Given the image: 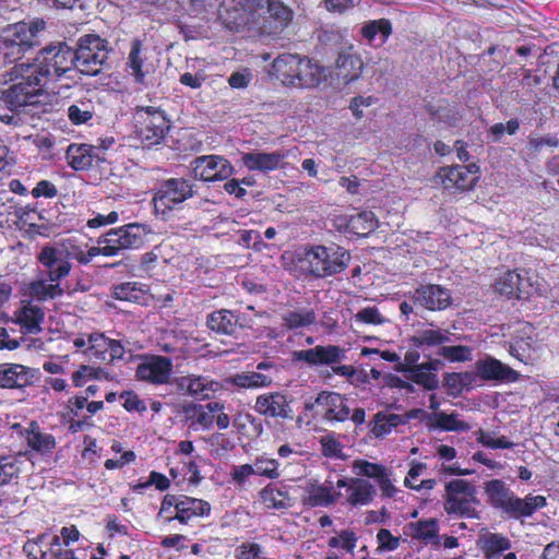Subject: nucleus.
<instances>
[{
    "mask_svg": "<svg viewBox=\"0 0 559 559\" xmlns=\"http://www.w3.org/2000/svg\"><path fill=\"white\" fill-rule=\"evenodd\" d=\"M120 399L123 400V408L128 412H138L142 414L146 411L144 401H142L133 391H122L120 393Z\"/></svg>",
    "mask_w": 559,
    "mask_h": 559,
    "instance_id": "62",
    "label": "nucleus"
},
{
    "mask_svg": "<svg viewBox=\"0 0 559 559\" xmlns=\"http://www.w3.org/2000/svg\"><path fill=\"white\" fill-rule=\"evenodd\" d=\"M13 316L14 323L20 326L23 334H38L43 331L45 310L31 300L22 298L20 307L13 312Z\"/></svg>",
    "mask_w": 559,
    "mask_h": 559,
    "instance_id": "30",
    "label": "nucleus"
},
{
    "mask_svg": "<svg viewBox=\"0 0 559 559\" xmlns=\"http://www.w3.org/2000/svg\"><path fill=\"white\" fill-rule=\"evenodd\" d=\"M193 424L199 425L203 429H210L214 423V415L224 409V405L219 402H210L205 405H194Z\"/></svg>",
    "mask_w": 559,
    "mask_h": 559,
    "instance_id": "49",
    "label": "nucleus"
},
{
    "mask_svg": "<svg viewBox=\"0 0 559 559\" xmlns=\"http://www.w3.org/2000/svg\"><path fill=\"white\" fill-rule=\"evenodd\" d=\"M110 297L138 305H146L150 299V287L139 282H121L110 287Z\"/></svg>",
    "mask_w": 559,
    "mask_h": 559,
    "instance_id": "35",
    "label": "nucleus"
},
{
    "mask_svg": "<svg viewBox=\"0 0 559 559\" xmlns=\"http://www.w3.org/2000/svg\"><path fill=\"white\" fill-rule=\"evenodd\" d=\"M147 48L143 40L134 37L130 43V50L127 58V70L138 84H144L146 76L150 74L151 64L147 62Z\"/></svg>",
    "mask_w": 559,
    "mask_h": 559,
    "instance_id": "32",
    "label": "nucleus"
},
{
    "mask_svg": "<svg viewBox=\"0 0 559 559\" xmlns=\"http://www.w3.org/2000/svg\"><path fill=\"white\" fill-rule=\"evenodd\" d=\"M173 369L171 358L160 355H146L136 366L135 378L150 384L164 385L169 383Z\"/></svg>",
    "mask_w": 559,
    "mask_h": 559,
    "instance_id": "19",
    "label": "nucleus"
},
{
    "mask_svg": "<svg viewBox=\"0 0 559 559\" xmlns=\"http://www.w3.org/2000/svg\"><path fill=\"white\" fill-rule=\"evenodd\" d=\"M421 355V348L409 345V348L404 355V361L396 366V370L400 372H407L411 369L418 367L420 365L418 364V360L420 359Z\"/></svg>",
    "mask_w": 559,
    "mask_h": 559,
    "instance_id": "63",
    "label": "nucleus"
},
{
    "mask_svg": "<svg viewBox=\"0 0 559 559\" xmlns=\"http://www.w3.org/2000/svg\"><path fill=\"white\" fill-rule=\"evenodd\" d=\"M17 459L12 455L0 456V487L10 484L19 476Z\"/></svg>",
    "mask_w": 559,
    "mask_h": 559,
    "instance_id": "57",
    "label": "nucleus"
},
{
    "mask_svg": "<svg viewBox=\"0 0 559 559\" xmlns=\"http://www.w3.org/2000/svg\"><path fill=\"white\" fill-rule=\"evenodd\" d=\"M11 80H20L0 94V121L9 126H22L27 108L37 104L43 92L34 85L26 73L17 75L14 66L8 72Z\"/></svg>",
    "mask_w": 559,
    "mask_h": 559,
    "instance_id": "2",
    "label": "nucleus"
},
{
    "mask_svg": "<svg viewBox=\"0 0 559 559\" xmlns=\"http://www.w3.org/2000/svg\"><path fill=\"white\" fill-rule=\"evenodd\" d=\"M428 428L440 429L442 431H467L471 429L468 423L460 420L456 413L447 414L444 412L433 413L428 417Z\"/></svg>",
    "mask_w": 559,
    "mask_h": 559,
    "instance_id": "43",
    "label": "nucleus"
},
{
    "mask_svg": "<svg viewBox=\"0 0 559 559\" xmlns=\"http://www.w3.org/2000/svg\"><path fill=\"white\" fill-rule=\"evenodd\" d=\"M135 118L138 134L147 146L160 144L170 129V121L160 108L136 107Z\"/></svg>",
    "mask_w": 559,
    "mask_h": 559,
    "instance_id": "12",
    "label": "nucleus"
},
{
    "mask_svg": "<svg viewBox=\"0 0 559 559\" xmlns=\"http://www.w3.org/2000/svg\"><path fill=\"white\" fill-rule=\"evenodd\" d=\"M335 485L346 489L345 501L354 508L370 504L377 495L376 487L361 477H342Z\"/></svg>",
    "mask_w": 559,
    "mask_h": 559,
    "instance_id": "23",
    "label": "nucleus"
},
{
    "mask_svg": "<svg viewBox=\"0 0 559 559\" xmlns=\"http://www.w3.org/2000/svg\"><path fill=\"white\" fill-rule=\"evenodd\" d=\"M354 319L356 322L371 325H380L385 322L384 317L376 306H368L362 308L355 313Z\"/></svg>",
    "mask_w": 559,
    "mask_h": 559,
    "instance_id": "60",
    "label": "nucleus"
},
{
    "mask_svg": "<svg viewBox=\"0 0 559 559\" xmlns=\"http://www.w3.org/2000/svg\"><path fill=\"white\" fill-rule=\"evenodd\" d=\"M108 40L97 34H86L80 37L75 56L74 68L84 75L94 76L102 72L109 53Z\"/></svg>",
    "mask_w": 559,
    "mask_h": 559,
    "instance_id": "10",
    "label": "nucleus"
},
{
    "mask_svg": "<svg viewBox=\"0 0 559 559\" xmlns=\"http://www.w3.org/2000/svg\"><path fill=\"white\" fill-rule=\"evenodd\" d=\"M411 535L413 539L430 544L432 548L441 547V536L439 535V523L435 518L421 519L409 524Z\"/></svg>",
    "mask_w": 559,
    "mask_h": 559,
    "instance_id": "38",
    "label": "nucleus"
},
{
    "mask_svg": "<svg viewBox=\"0 0 559 559\" xmlns=\"http://www.w3.org/2000/svg\"><path fill=\"white\" fill-rule=\"evenodd\" d=\"M226 383L239 389H261L269 388L273 383V379L261 372L247 371L236 373L226 378Z\"/></svg>",
    "mask_w": 559,
    "mask_h": 559,
    "instance_id": "42",
    "label": "nucleus"
},
{
    "mask_svg": "<svg viewBox=\"0 0 559 559\" xmlns=\"http://www.w3.org/2000/svg\"><path fill=\"white\" fill-rule=\"evenodd\" d=\"M262 0H224L219 9V19L224 25L238 32L245 27L257 29V8Z\"/></svg>",
    "mask_w": 559,
    "mask_h": 559,
    "instance_id": "14",
    "label": "nucleus"
},
{
    "mask_svg": "<svg viewBox=\"0 0 559 559\" xmlns=\"http://www.w3.org/2000/svg\"><path fill=\"white\" fill-rule=\"evenodd\" d=\"M318 407V413L326 421L343 423L349 418L350 408L347 405V399L338 392L321 391L314 400L305 402L306 411H313Z\"/></svg>",
    "mask_w": 559,
    "mask_h": 559,
    "instance_id": "17",
    "label": "nucleus"
},
{
    "mask_svg": "<svg viewBox=\"0 0 559 559\" xmlns=\"http://www.w3.org/2000/svg\"><path fill=\"white\" fill-rule=\"evenodd\" d=\"M22 298L31 302H45L60 298L64 295V289L58 282H49L44 276L23 283L19 290Z\"/></svg>",
    "mask_w": 559,
    "mask_h": 559,
    "instance_id": "27",
    "label": "nucleus"
},
{
    "mask_svg": "<svg viewBox=\"0 0 559 559\" xmlns=\"http://www.w3.org/2000/svg\"><path fill=\"white\" fill-rule=\"evenodd\" d=\"M414 301L429 311H441L452 305L450 289L439 284L419 285L413 295Z\"/></svg>",
    "mask_w": 559,
    "mask_h": 559,
    "instance_id": "26",
    "label": "nucleus"
},
{
    "mask_svg": "<svg viewBox=\"0 0 559 559\" xmlns=\"http://www.w3.org/2000/svg\"><path fill=\"white\" fill-rule=\"evenodd\" d=\"M51 559H85L79 558L73 549H61L60 537L58 535L52 536L50 543Z\"/></svg>",
    "mask_w": 559,
    "mask_h": 559,
    "instance_id": "64",
    "label": "nucleus"
},
{
    "mask_svg": "<svg viewBox=\"0 0 559 559\" xmlns=\"http://www.w3.org/2000/svg\"><path fill=\"white\" fill-rule=\"evenodd\" d=\"M295 359L305 361L310 366L335 365L345 357V352L337 345H317L309 349L294 353Z\"/></svg>",
    "mask_w": 559,
    "mask_h": 559,
    "instance_id": "31",
    "label": "nucleus"
},
{
    "mask_svg": "<svg viewBox=\"0 0 559 559\" xmlns=\"http://www.w3.org/2000/svg\"><path fill=\"white\" fill-rule=\"evenodd\" d=\"M212 507L209 501L187 495L167 493L164 496L158 515L166 513L165 521H178L182 525L194 519L210 516Z\"/></svg>",
    "mask_w": 559,
    "mask_h": 559,
    "instance_id": "9",
    "label": "nucleus"
},
{
    "mask_svg": "<svg viewBox=\"0 0 559 559\" xmlns=\"http://www.w3.org/2000/svg\"><path fill=\"white\" fill-rule=\"evenodd\" d=\"M306 495L301 499V503L307 508H329L334 506L343 496L341 491L334 489V481L326 478L324 483L317 480L308 481L305 488Z\"/></svg>",
    "mask_w": 559,
    "mask_h": 559,
    "instance_id": "25",
    "label": "nucleus"
},
{
    "mask_svg": "<svg viewBox=\"0 0 559 559\" xmlns=\"http://www.w3.org/2000/svg\"><path fill=\"white\" fill-rule=\"evenodd\" d=\"M257 8V31L262 35H278L293 19V11L281 0H262Z\"/></svg>",
    "mask_w": 559,
    "mask_h": 559,
    "instance_id": "13",
    "label": "nucleus"
},
{
    "mask_svg": "<svg viewBox=\"0 0 559 559\" xmlns=\"http://www.w3.org/2000/svg\"><path fill=\"white\" fill-rule=\"evenodd\" d=\"M392 23L388 19L372 20L364 24L360 29L361 36L371 43L378 34L381 35L382 44H384L392 34Z\"/></svg>",
    "mask_w": 559,
    "mask_h": 559,
    "instance_id": "47",
    "label": "nucleus"
},
{
    "mask_svg": "<svg viewBox=\"0 0 559 559\" xmlns=\"http://www.w3.org/2000/svg\"><path fill=\"white\" fill-rule=\"evenodd\" d=\"M292 399L282 392H267L257 396L254 411L264 418L293 420Z\"/></svg>",
    "mask_w": 559,
    "mask_h": 559,
    "instance_id": "20",
    "label": "nucleus"
},
{
    "mask_svg": "<svg viewBox=\"0 0 559 559\" xmlns=\"http://www.w3.org/2000/svg\"><path fill=\"white\" fill-rule=\"evenodd\" d=\"M107 372L100 367H94L90 365H81L72 373V383L75 388H82L90 380H99L105 377Z\"/></svg>",
    "mask_w": 559,
    "mask_h": 559,
    "instance_id": "51",
    "label": "nucleus"
},
{
    "mask_svg": "<svg viewBox=\"0 0 559 559\" xmlns=\"http://www.w3.org/2000/svg\"><path fill=\"white\" fill-rule=\"evenodd\" d=\"M45 22L41 19H34L29 22L20 21L8 24L0 29V47L3 49V60L10 63L19 61L38 46L37 35L45 29Z\"/></svg>",
    "mask_w": 559,
    "mask_h": 559,
    "instance_id": "6",
    "label": "nucleus"
},
{
    "mask_svg": "<svg viewBox=\"0 0 559 559\" xmlns=\"http://www.w3.org/2000/svg\"><path fill=\"white\" fill-rule=\"evenodd\" d=\"M33 370L21 364H0V388L24 389L33 383Z\"/></svg>",
    "mask_w": 559,
    "mask_h": 559,
    "instance_id": "33",
    "label": "nucleus"
},
{
    "mask_svg": "<svg viewBox=\"0 0 559 559\" xmlns=\"http://www.w3.org/2000/svg\"><path fill=\"white\" fill-rule=\"evenodd\" d=\"M493 290L508 299H527L532 287L527 278L523 277L516 270H508L496 278Z\"/></svg>",
    "mask_w": 559,
    "mask_h": 559,
    "instance_id": "29",
    "label": "nucleus"
},
{
    "mask_svg": "<svg viewBox=\"0 0 559 559\" xmlns=\"http://www.w3.org/2000/svg\"><path fill=\"white\" fill-rule=\"evenodd\" d=\"M13 432L22 438L31 451L41 455L50 454L56 448V439L52 435L43 432L38 423L32 420L27 427L15 423L11 426Z\"/></svg>",
    "mask_w": 559,
    "mask_h": 559,
    "instance_id": "24",
    "label": "nucleus"
},
{
    "mask_svg": "<svg viewBox=\"0 0 559 559\" xmlns=\"http://www.w3.org/2000/svg\"><path fill=\"white\" fill-rule=\"evenodd\" d=\"M236 559H263L262 547L254 542H246L238 545L235 549Z\"/></svg>",
    "mask_w": 559,
    "mask_h": 559,
    "instance_id": "61",
    "label": "nucleus"
},
{
    "mask_svg": "<svg viewBox=\"0 0 559 559\" xmlns=\"http://www.w3.org/2000/svg\"><path fill=\"white\" fill-rule=\"evenodd\" d=\"M285 158V154L281 152H249L241 157L242 164L251 171L269 173L281 167Z\"/></svg>",
    "mask_w": 559,
    "mask_h": 559,
    "instance_id": "37",
    "label": "nucleus"
},
{
    "mask_svg": "<svg viewBox=\"0 0 559 559\" xmlns=\"http://www.w3.org/2000/svg\"><path fill=\"white\" fill-rule=\"evenodd\" d=\"M509 353L521 362L530 364L534 353L533 338L531 336H515L510 343Z\"/></svg>",
    "mask_w": 559,
    "mask_h": 559,
    "instance_id": "50",
    "label": "nucleus"
},
{
    "mask_svg": "<svg viewBox=\"0 0 559 559\" xmlns=\"http://www.w3.org/2000/svg\"><path fill=\"white\" fill-rule=\"evenodd\" d=\"M316 312L312 309L288 311L282 316L283 325L287 330L310 326L316 323Z\"/></svg>",
    "mask_w": 559,
    "mask_h": 559,
    "instance_id": "48",
    "label": "nucleus"
},
{
    "mask_svg": "<svg viewBox=\"0 0 559 559\" xmlns=\"http://www.w3.org/2000/svg\"><path fill=\"white\" fill-rule=\"evenodd\" d=\"M479 167L469 165H452L440 167L433 177V182L451 192L472 190L479 179Z\"/></svg>",
    "mask_w": 559,
    "mask_h": 559,
    "instance_id": "15",
    "label": "nucleus"
},
{
    "mask_svg": "<svg viewBox=\"0 0 559 559\" xmlns=\"http://www.w3.org/2000/svg\"><path fill=\"white\" fill-rule=\"evenodd\" d=\"M408 379L413 381L414 383L421 385L426 390H435L439 385V380L437 378V374L433 372H429L427 370H424L421 365H419L416 368L411 369L407 371Z\"/></svg>",
    "mask_w": 559,
    "mask_h": 559,
    "instance_id": "56",
    "label": "nucleus"
},
{
    "mask_svg": "<svg viewBox=\"0 0 559 559\" xmlns=\"http://www.w3.org/2000/svg\"><path fill=\"white\" fill-rule=\"evenodd\" d=\"M16 215L23 227H26L27 230L31 233L41 235L43 230L46 229L44 223L45 217L35 205L27 204L25 206L20 207L16 211Z\"/></svg>",
    "mask_w": 559,
    "mask_h": 559,
    "instance_id": "46",
    "label": "nucleus"
},
{
    "mask_svg": "<svg viewBox=\"0 0 559 559\" xmlns=\"http://www.w3.org/2000/svg\"><path fill=\"white\" fill-rule=\"evenodd\" d=\"M197 194L195 185L186 177H170L158 181L153 189L152 203L154 214L167 222L175 216V212L182 209V204Z\"/></svg>",
    "mask_w": 559,
    "mask_h": 559,
    "instance_id": "7",
    "label": "nucleus"
},
{
    "mask_svg": "<svg viewBox=\"0 0 559 559\" xmlns=\"http://www.w3.org/2000/svg\"><path fill=\"white\" fill-rule=\"evenodd\" d=\"M145 237L144 225L131 223L111 228L98 239L104 248V257H115L123 250L141 248L145 242Z\"/></svg>",
    "mask_w": 559,
    "mask_h": 559,
    "instance_id": "11",
    "label": "nucleus"
},
{
    "mask_svg": "<svg viewBox=\"0 0 559 559\" xmlns=\"http://www.w3.org/2000/svg\"><path fill=\"white\" fill-rule=\"evenodd\" d=\"M438 355L451 362H465L472 360V348L466 345L441 346Z\"/></svg>",
    "mask_w": 559,
    "mask_h": 559,
    "instance_id": "55",
    "label": "nucleus"
},
{
    "mask_svg": "<svg viewBox=\"0 0 559 559\" xmlns=\"http://www.w3.org/2000/svg\"><path fill=\"white\" fill-rule=\"evenodd\" d=\"M75 56L73 49L66 43L48 45L40 49L34 63H16L14 72L17 75L26 73L41 92L50 81H56L74 68Z\"/></svg>",
    "mask_w": 559,
    "mask_h": 559,
    "instance_id": "1",
    "label": "nucleus"
},
{
    "mask_svg": "<svg viewBox=\"0 0 559 559\" xmlns=\"http://www.w3.org/2000/svg\"><path fill=\"white\" fill-rule=\"evenodd\" d=\"M273 73L285 86L316 87L322 80V68L306 56L282 53L272 63Z\"/></svg>",
    "mask_w": 559,
    "mask_h": 559,
    "instance_id": "5",
    "label": "nucleus"
},
{
    "mask_svg": "<svg viewBox=\"0 0 559 559\" xmlns=\"http://www.w3.org/2000/svg\"><path fill=\"white\" fill-rule=\"evenodd\" d=\"M480 542L481 550L486 559H496L503 551L511 548V540L507 536L498 533H488L481 537Z\"/></svg>",
    "mask_w": 559,
    "mask_h": 559,
    "instance_id": "45",
    "label": "nucleus"
},
{
    "mask_svg": "<svg viewBox=\"0 0 559 559\" xmlns=\"http://www.w3.org/2000/svg\"><path fill=\"white\" fill-rule=\"evenodd\" d=\"M349 261V252L341 246L316 245L305 249L298 258V267L305 276L319 280L343 272Z\"/></svg>",
    "mask_w": 559,
    "mask_h": 559,
    "instance_id": "3",
    "label": "nucleus"
},
{
    "mask_svg": "<svg viewBox=\"0 0 559 559\" xmlns=\"http://www.w3.org/2000/svg\"><path fill=\"white\" fill-rule=\"evenodd\" d=\"M378 226L373 212L362 211L356 214H340L334 217V227L344 234L365 238Z\"/></svg>",
    "mask_w": 559,
    "mask_h": 559,
    "instance_id": "22",
    "label": "nucleus"
},
{
    "mask_svg": "<svg viewBox=\"0 0 559 559\" xmlns=\"http://www.w3.org/2000/svg\"><path fill=\"white\" fill-rule=\"evenodd\" d=\"M252 465L254 475L269 479H277L281 475L280 463L275 459H270L264 455L257 456Z\"/></svg>",
    "mask_w": 559,
    "mask_h": 559,
    "instance_id": "52",
    "label": "nucleus"
},
{
    "mask_svg": "<svg viewBox=\"0 0 559 559\" xmlns=\"http://www.w3.org/2000/svg\"><path fill=\"white\" fill-rule=\"evenodd\" d=\"M475 369L477 376L485 381L496 380L514 382L520 377L518 371L493 357L477 360Z\"/></svg>",
    "mask_w": 559,
    "mask_h": 559,
    "instance_id": "34",
    "label": "nucleus"
},
{
    "mask_svg": "<svg viewBox=\"0 0 559 559\" xmlns=\"http://www.w3.org/2000/svg\"><path fill=\"white\" fill-rule=\"evenodd\" d=\"M484 490L490 507L513 520L530 518L547 503L546 498L539 495H527L524 498L518 497L501 479L486 481Z\"/></svg>",
    "mask_w": 559,
    "mask_h": 559,
    "instance_id": "4",
    "label": "nucleus"
},
{
    "mask_svg": "<svg viewBox=\"0 0 559 559\" xmlns=\"http://www.w3.org/2000/svg\"><path fill=\"white\" fill-rule=\"evenodd\" d=\"M259 500L267 510H287L294 506V500L286 487L269 483L259 491Z\"/></svg>",
    "mask_w": 559,
    "mask_h": 559,
    "instance_id": "36",
    "label": "nucleus"
},
{
    "mask_svg": "<svg viewBox=\"0 0 559 559\" xmlns=\"http://www.w3.org/2000/svg\"><path fill=\"white\" fill-rule=\"evenodd\" d=\"M362 68V60L357 53L344 51L336 60V76L347 84L361 75Z\"/></svg>",
    "mask_w": 559,
    "mask_h": 559,
    "instance_id": "39",
    "label": "nucleus"
},
{
    "mask_svg": "<svg viewBox=\"0 0 559 559\" xmlns=\"http://www.w3.org/2000/svg\"><path fill=\"white\" fill-rule=\"evenodd\" d=\"M88 346L84 354L94 362H106L110 338L103 332H93L87 335Z\"/></svg>",
    "mask_w": 559,
    "mask_h": 559,
    "instance_id": "44",
    "label": "nucleus"
},
{
    "mask_svg": "<svg viewBox=\"0 0 559 559\" xmlns=\"http://www.w3.org/2000/svg\"><path fill=\"white\" fill-rule=\"evenodd\" d=\"M353 469L357 475L372 478L376 481L382 478L384 473L388 472L384 465L362 459H357L353 462Z\"/></svg>",
    "mask_w": 559,
    "mask_h": 559,
    "instance_id": "54",
    "label": "nucleus"
},
{
    "mask_svg": "<svg viewBox=\"0 0 559 559\" xmlns=\"http://www.w3.org/2000/svg\"><path fill=\"white\" fill-rule=\"evenodd\" d=\"M190 173L193 179L215 182L228 179L234 174L231 163L221 155H201L190 162Z\"/></svg>",
    "mask_w": 559,
    "mask_h": 559,
    "instance_id": "16",
    "label": "nucleus"
},
{
    "mask_svg": "<svg viewBox=\"0 0 559 559\" xmlns=\"http://www.w3.org/2000/svg\"><path fill=\"white\" fill-rule=\"evenodd\" d=\"M450 341L449 332L441 329H427L418 331L415 335L408 338L411 346L421 348V353L425 357L430 358V355L426 354L427 347L439 346Z\"/></svg>",
    "mask_w": 559,
    "mask_h": 559,
    "instance_id": "40",
    "label": "nucleus"
},
{
    "mask_svg": "<svg viewBox=\"0 0 559 559\" xmlns=\"http://www.w3.org/2000/svg\"><path fill=\"white\" fill-rule=\"evenodd\" d=\"M93 116L94 106L90 100L72 104L68 108V118L75 126L86 123Z\"/></svg>",
    "mask_w": 559,
    "mask_h": 559,
    "instance_id": "53",
    "label": "nucleus"
},
{
    "mask_svg": "<svg viewBox=\"0 0 559 559\" xmlns=\"http://www.w3.org/2000/svg\"><path fill=\"white\" fill-rule=\"evenodd\" d=\"M478 503L477 489L473 483L455 478L444 484L442 506L449 516L478 519L479 513L476 509Z\"/></svg>",
    "mask_w": 559,
    "mask_h": 559,
    "instance_id": "8",
    "label": "nucleus"
},
{
    "mask_svg": "<svg viewBox=\"0 0 559 559\" xmlns=\"http://www.w3.org/2000/svg\"><path fill=\"white\" fill-rule=\"evenodd\" d=\"M476 441L483 447L489 449H512L514 443L509 440L506 436H501L499 438H492L489 432L479 428L476 432Z\"/></svg>",
    "mask_w": 559,
    "mask_h": 559,
    "instance_id": "58",
    "label": "nucleus"
},
{
    "mask_svg": "<svg viewBox=\"0 0 559 559\" xmlns=\"http://www.w3.org/2000/svg\"><path fill=\"white\" fill-rule=\"evenodd\" d=\"M206 324L218 334L233 335L238 326V317L230 310L221 309L207 316Z\"/></svg>",
    "mask_w": 559,
    "mask_h": 559,
    "instance_id": "41",
    "label": "nucleus"
},
{
    "mask_svg": "<svg viewBox=\"0 0 559 559\" xmlns=\"http://www.w3.org/2000/svg\"><path fill=\"white\" fill-rule=\"evenodd\" d=\"M320 444L323 456L340 460L346 459V455L343 452V444L333 435L322 437L320 439Z\"/></svg>",
    "mask_w": 559,
    "mask_h": 559,
    "instance_id": "59",
    "label": "nucleus"
},
{
    "mask_svg": "<svg viewBox=\"0 0 559 559\" xmlns=\"http://www.w3.org/2000/svg\"><path fill=\"white\" fill-rule=\"evenodd\" d=\"M39 264V275L49 280V282H58L69 276L71 272V263L63 251L55 246L45 245L36 255Z\"/></svg>",
    "mask_w": 559,
    "mask_h": 559,
    "instance_id": "18",
    "label": "nucleus"
},
{
    "mask_svg": "<svg viewBox=\"0 0 559 559\" xmlns=\"http://www.w3.org/2000/svg\"><path fill=\"white\" fill-rule=\"evenodd\" d=\"M66 158L68 165L76 171L100 167L107 162L102 148L87 143H71L66 151Z\"/></svg>",
    "mask_w": 559,
    "mask_h": 559,
    "instance_id": "21",
    "label": "nucleus"
},
{
    "mask_svg": "<svg viewBox=\"0 0 559 559\" xmlns=\"http://www.w3.org/2000/svg\"><path fill=\"white\" fill-rule=\"evenodd\" d=\"M176 384L179 391L199 401L213 399L222 389L217 381L200 374L182 376L176 380Z\"/></svg>",
    "mask_w": 559,
    "mask_h": 559,
    "instance_id": "28",
    "label": "nucleus"
}]
</instances>
